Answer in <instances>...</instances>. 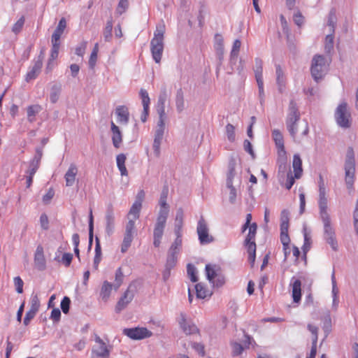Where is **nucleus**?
<instances>
[{"instance_id": "obj_1", "label": "nucleus", "mask_w": 358, "mask_h": 358, "mask_svg": "<svg viewBox=\"0 0 358 358\" xmlns=\"http://www.w3.org/2000/svg\"><path fill=\"white\" fill-rule=\"evenodd\" d=\"M286 126L290 135L295 141H301L308 134V122L300 121V113L294 101H291L289 105Z\"/></svg>"}, {"instance_id": "obj_2", "label": "nucleus", "mask_w": 358, "mask_h": 358, "mask_svg": "<svg viewBox=\"0 0 358 358\" xmlns=\"http://www.w3.org/2000/svg\"><path fill=\"white\" fill-rule=\"evenodd\" d=\"M165 24L164 22L158 24L154 33V37L150 41V51L155 62L160 63L164 51V35Z\"/></svg>"}, {"instance_id": "obj_3", "label": "nucleus", "mask_w": 358, "mask_h": 358, "mask_svg": "<svg viewBox=\"0 0 358 358\" xmlns=\"http://www.w3.org/2000/svg\"><path fill=\"white\" fill-rule=\"evenodd\" d=\"M345 182L348 189H352L354 183L355 173V162L354 159V151L352 148L348 150L347 159L345 164Z\"/></svg>"}, {"instance_id": "obj_4", "label": "nucleus", "mask_w": 358, "mask_h": 358, "mask_svg": "<svg viewBox=\"0 0 358 358\" xmlns=\"http://www.w3.org/2000/svg\"><path fill=\"white\" fill-rule=\"evenodd\" d=\"M327 66L328 64H327V62L323 56L315 55L313 57L310 71L313 78L316 81L323 77L324 71H326L327 69Z\"/></svg>"}, {"instance_id": "obj_5", "label": "nucleus", "mask_w": 358, "mask_h": 358, "mask_svg": "<svg viewBox=\"0 0 358 358\" xmlns=\"http://www.w3.org/2000/svg\"><path fill=\"white\" fill-rule=\"evenodd\" d=\"M168 215H169L164 214L163 213H158L153 231V244L156 248L159 247L161 244V240L164 234V230L166 226Z\"/></svg>"}, {"instance_id": "obj_6", "label": "nucleus", "mask_w": 358, "mask_h": 358, "mask_svg": "<svg viewBox=\"0 0 358 358\" xmlns=\"http://www.w3.org/2000/svg\"><path fill=\"white\" fill-rule=\"evenodd\" d=\"M350 113L348 110L346 103H341L336 108L335 118L339 126L343 128H348L351 124Z\"/></svg>"}, {"instance_id": "obj_7", "label": "nucleus", "mask_w": 358, "mask_h": 358, "mask_svg": "<svg viewBox=\"0 0 358 358\" xmlns=\"http://www.w3.org/2000/svg\"><path fill=\"white\" fill-rule=\"evenodd\" d=\"M196 232L199 240L201 244H208L213 242L214 240L213 237L209 234L207 223L202 216L198 222Z\"/></svg>"}, {"instance_id": "obj_8", "label": "nucleus", "mask_w": 358, "mask_h": 358, "mask_svg": "<svg viewBox=\"0 0 358 358\" xmlns=\"http://www.w3.org/2000/svg\"><path fill=\"white\" fill-rule=\"evenodd\" d=\"M206 273L208 280L217 286H220L224 284V280L223 276L220 274V268L216 265L206 264Z\"/></svg>"}, {"instance_id": "obj_9", "label": "nucleus", "mask_w": 358, "mask_h": 358, "mask_svg": "<svg viewBox=\"0 0 358 358\" xmlns=\"http://www.w3.org/2000/svg\"><path fill=\"white\" fill-rule=\"evenodd\" d=\"M95 342L96 345L92 348L91 358H109L110 350L99 336H95Z\"/></svg>"}, {"instance_id": "obj_10", "label": "nucleus", "mask_w": 358, "mask_h": 358, "mask_svg": "<svg viewBox=\"0 0 358 358\" xmlns=\"http://www.w3.org/2000/svg\"><path fill=\"white\" fill-rule=\"evenodd\" d=\"M34 265L36 269L40 271L47 268V260L45 255L44 248L42 245H37L34 254Z\"/></svg>"}, {"instance_id": "obj_11", "label": "nucleus", "mask_w": 358, "mask_h": 358, "mask_svg": "<svg viewBox=\"0 0 358 358\" xmlns=\"http://www.w3.org/2000/svg\"><path fill=\"white\" fill-rule=\"evenodd\" d=\"M319 207L321 217L329 215L327 213V199L324 181L321 175L319 176Z\"/></svg>"}, {"instance_id": "obj_12", "label": "nucleus", "mask_w": 358, "mask_h": 358, "mask_svg": "<svg viewBox=\"0 0 358 358\" xmlns=\"http://www.w3.org/2000/svg\"><path fill=\"white\" fill-rule=\"evenodd\" d=\"M124 334L131 339L141 340L149 338L152 333L145 327H136L124 329Z\"/></svg>"}, {"instance_id": "obj_13", "label": "nucleus", "mask_w": 358, "mask_h": 358, "mask_svg": "<svg viewBox=\"0 0 358 358\" xmlns=\"http://www.w3.org/2000/svg\"><path fill=\"white\" fill-rule=\"evenodd\" d=\"M324 226V234L327 241L331 245L332 248L337 249V243L334 238V231L330 225V218L329 215L321 217Z\"/></svg>"}, {"instance_id": "obj_14", "label": "nucleus", "mask_w": 358, "mask_h": 358, "mask_svg": "<svg viewBox=\"0 0 358 358\" xmlns=\"http://www.w3.org/2000/svg\"><path fill=\"white\" fill-rule=\"evenodd\" d=\"M263 62L259 59H255V78L259 87V92L260 96L264 94V83H263V68H262Z\"/></svg>"}, {"instance_id": "obj_15", "label": "nucleus", "mask_w": 358, "mask_h": 358, "mask_svg": "<svg viewBox=\"0 0 358 358\" xmlns=\"http://www.w3.org/2000/svg\"><path fill=\"white\" fill-rule=\"evenodd\" d=\"M139 94H140L141 99L142 100V103H143V111L141 118L142 122H145L146 121L147 117L149 114V106H150V99L148 92L144 89H141L140 90Z\"/></svg>"}, {"instance_id": "obj_16", "label": "nucleus", "mask_w": 358, "mask_h": 358, "mask_svg": "<svg viewBox=\"0 0 358 358\" xmlns=\"http://www.w3.org/2000/svg\"><path fill=\"white\" fill-rule=\"evenodd\" d=\"M42 157V152L41 151H38L37 154L34 157V158L30 161L29 169L27 171L26 173L29 176H34L37 170L38 169L41 164V160Z\"/></svg>"}, {"instance_id": "obj_17", "label": "nucleus", "mask_w": 358, "mask_h": 358, "mask_svg": "<svg viewBox=\"0 0 358 358\" xmlns=\"http://www.w3.org/2000/svg\"><path fill=\"white\" fill-rule=\"evenodd\" d=\"M117 122L120 124H127L129 120L128 108L125 106H120L115 109Z\"/></svg>"}, {"instance_id": "obj_18", "label": "nucleus", "mask_w": 358, "mask_h": 358, "mask_svg": "<svg viewBox=\"0 0 358 358\" xmlns=\"http://www.w3.org/2000/svg\"><path fill=\"white\" fill-rule=\"evenodd\" d=\"M43 66L42 58H38L34 63L31 69L27 73L25 80L27 82H29L31 80L35 79L39 73L41 72Z\"/></svg>"}, {"instance_id": "obj_19", "label": "nucleus", "mask_w": 358, "mask_h": 358, "mask_svg": "<svg viewBox=\"0 0 358 358\" xmlns=\"http://www.w3.org/2000/svg\"><path fill=\"white\" fill-rule=\"evenodd\" d=\"M78 172L77 166L73 164H71L64 175L66 186H72L75 183Z\"/></svg>"}, {"instance_id": "obj_20", "label": "nucleus", "mask_w": 358, "mask_h": 358, "mask_svg": "<svg viewBox=\"0 0 358 358\" xmlns=\"http://www.w3.org/2000/svg\"><path fill=\"white\" fill-rule=\"evenodd\" d=\"M112 141L115 148H119L122 142V136L119 127L112 121L110 123Z\"/></svg>"}, {"instance_id": "obj_21", "label": "nucleus", "mask_w": 358, "mask_h": 358, "mask_svg": "<svg viewBox=\"0 0 358 358\" xmlns=\"http://www.w3.org/2000/svg\"><path fill=\"white\" fill-rule=\"evenodd\" d=\"M292 295L293 301L298 303L301 299V282L299 279L292 278Z\"/></svg>"}, {"instance_id": "obj_22", "label": "nucleus", "mask_w": 358, "mask_h": 358, "mask_svg": "<svg viewBox=\"0 0 358 358\" xmlns=\"http://www.w3.org/2000/svg\"><path fill=\"white\" fill-rule=\"evenodd\" d=\"M169 194V187L168 186H164L159 199V213H164L169 215V206L166 203V199Z\"/></svg>"}, {"instance_id": "obj_23", "label": "nucleus", "mask_w": 358, "mask_h": 358, "mask_svg": "<svg viewBox=\"0 0 358 358\" xmlns=\"http://www.w3.org/2000/svg\"><path fill=\"white\" fill-rule=\"evenodd\" d=\"M272 136L278 148V154L285 153L284 139L281 132L278 129H274L272 132Z\"/></svg>"}, {"instance_id": "obj_24", "label": "nucleus", "mask_w": 358, "mask_h": 358, "mask_svg": "<svg viewBox=\"0 0 358 358\" xmlns=\"http://www.w3.org/2000/svg\"><path fill=\"white\" fill-rule=\"evenodd\" d=\"M134 297V294L130 292L129 289H127L123 294V296L118 301L115 310L116 312H120L122 309H124L127 304L132 300Z\"/></svg>"}, {"instance_id": "obj_25", "label": "nucleus", "mask_w": 358, "mask_h": 358, "mask_svg": "<svg viewBox=\"0 0 358 358\" xmlns=\"http://www.w3.org/2000/svg\"><path fill=\"white\" fill-rule=\"evenodd\" d=\"M42 110V106L39 104H33L27 108V116L29 122L36 121V116Z\"/></svg>"}, {"instance_id": "obj_26", "label": "nucleus", "mask_w": 358, "mask_h": 358, "mask_svg": "<svg viewBox=\"0 0 358 358\" xmlns=\"http://www.w3.org/2000/svg\"><path fill=\"white\" fill-rule=\"evenodd\" d=\"M176 263L177 254L169 252L166 263V271L164 273V280H166L169 278L171 269L173 268L176 265Z\"/></svg>"}, {"instance_id": "obj_27", "label": "nucleus", "mask_w": 358, "mask_h": 358, "mask_svg": "<svg viewBox=\"0 0 358 358\" xmlns=\"http://www.w3.org/2000/svg\"><path fill=\"white\" fill-rule=\"evenodd\" d=\"M292 167L295 178L299 179L303 173L302 160L298 154H295L293 157Z\"/></svg>"}, {"instance_id": "obj_28", "label": "nucleus", "mask_w": 358, "mask_h": 358, "mask_svg": "<svg viewBox=\"0 0 358 358\" xmlns=\"http://www.w3.org/2000/svg\"><path fill=\"white\" fill-rule=\"evenodd\" d=\"M249 231L245 240V245L246 248H249L250 244L256 246L255 239L257 229V225L255 222L252 223V224L248 227Z\"/></svg>"}, {"instance_id": "obj_29", "label": "nucleus", "mask_w": 358, "mask_h": 358, "mask_svg": "<svg viewBox=\"0 0 358 358\" xmlns=\"http://www.w3.org/2000/svg\"><path fill=\"white\" fill-rule=\"evenodd\" d=\"M66 27V21L64 17L60 19L59 24L52 35L51 40L60 41V38Z\"/></svg>"}, {"instance_id": "obj_30", "label": "nucleus", "mask_w": 358, "mask_h": 358, "mask_svg": "<svg viewBox=\"0 0 358 358\" xmlns=\"http://www.w3.org/2000/svg\"><path fill=\"white\" fill-rule=\"evenodd\" d=\"M195 289L196 293V296L199 299H206L210 297L212 294V292L206 288L202 283H198L195 285Z\"/></svg>"}, {"instance_id": "obj_31", "label": "nucleus", "mask_w": 358, "mask_h": 358, "mask_svg": "<svg viewBox=\"0 0 358 358\" xmlns=\"http://www.w3.org/2000/svg\"><path fill=\"white\" fill-rule=\"evenodd\" d=\"M180 325L183 331L186 334H191L197 331L196 327L194 324H188L185 316L181 315V320L180 321Z\"/></svg>"}, {"instance_id": "obj_32", "label": "nucleus", "mask_w": 358, "mask_h": 358, "mask_svg": "<svg viewBox=\"0 0 358 358\" xmlns=\"http://www.w3.org/2000/svg\"><path fill=\"white\" fill-rule=\"evenodd\" d=\"M112 289L113 285L110 282L108 281H104L103 282L100 292V296L103 301H106L108 299L112 292Z\"/></svg>"}, {"instance_id": "obj_33", "label": "nucleus", "mask_w": 358, "mask_h": 358, "mask_svg": "<svg viewBox=\"0 0 358 358\" xmlns=\"http://www.w3.org/2000/svg\"><path fill=\"white\" fill-rule=\"evenodd\" d=\"M106 231L110 234L113 232L115 225V216L112 210H108L106 215Z\"/></svg>"}, {"instance_id": "obj_34", "label": "nucleus", "mask_w": 358, "mask_h": 358, "mask_svg": "<svg viewBox=\"0 0 358 358\" xmlns=\"http://www.w3.org/2000/svg\"><path fill=\"white\" fill-rule=\"evenodd\" d=\"M117 166L122 176H127L128 171L125 166L126 156L124 154H120L116 157Z\"/></svg>"}, {"instance_id": "obj_35", "label": "nucleus", "mask_w": 358, "mask_h": 358, "mask_svg": "<svg viewBox=\"0 0 358 358\" xmlns=\"http://www.w3.org/2000/svg\"><path fill=\"white\" fill-rule=\"evenodd\" d=\"M52 49L50 52V58L48 62V67L50 66L52 61L56 59L59 55V50L60 46V41L51 40Z\"/></svg>"}, {"instance_id": "obj_36", "label": "nucleus", "mask_w": 358, "mask_h": 358, "mask_svg": "<svg viewBox=\"0 0 358 358\" xmlns=\"http://www.w3.org/2000/svg\"><path fill=\"white\" fill-rule=\"evenodd\" d=\"M289 225V212L285 209L280 214V229H288Z\"/></svg>"}, {"instance_id": "obj_37", "label": "nucleus", "mask_w": 358, "mask_h": 358, "mask_svg": "<svg viewBox=\"0 0 358 358\" xmlns=\"http://www.w3.org/2000/svg\"><path fill=\"white\" fill-rule=\"evenodd\" d=\"M164 135L162 129H157L155 133V140L153 143V148L157 155L159 153V147Z\"/></svg>"}, {"instance_id": "obj_38", "label": "nucleus", "mask_w": 358, "mask_h": 358, "mask_svg": "<svg viewBox=\"0 0 358 358\" xmlns=\"http://www.w3.org/2000/svg\"><path fill=\"white\" fill-rule=\"evenodd\" d=\"M134 236L132 234H124V238L121 244V252L125 253L130 248L133 241Z\"/></svg>"}, {"instance_id": "obj_39", "label": "nucleus", "mask_w": 358, "mask_h": 358, "mask_svg": "<svg viewBox=\"0 0 358 358\" xmlns=\"http://www.w3.org/2000/svg\"><path fill=\"white\" fill-rule=\"evenodd\" d=\"M99 52V44L95 43L89 59L90 68L93 69L96 66Z\"/></svg>"}, {"instance_id": "obj_40", "label": "nucleus", "mask_w": 358, "mask_h": 358, "mask_svg": "<svg viewBox=\"0 0 358 358\" xmlns=\"http://www.w3.org/2000/svg\"><path fill=\"white\" fill-rule=\"evenodd\" d=\"M141 208L142 206L134 203L129 211L128 218L138 220L140 217V212Z\"/></svg>"}, {"instance_id": "obj_41", "label": "nucleus", "mask_w": 358, "mask_h": 358, "mask_svg": "<svg viewBox=\"0 0 358 358\" xmlns=\"http://www.w3.org/2000/svg\"><path fill=\"white\" fill-rule=\"evenodd\" d=\"M176 105L177 110L179 113H181L185 108L183 93H182V91L181 89L179 90L177 92L176 98Z\"/></svg>"}, {"instance_id": "obj_42", "label": "nucleus", "mask_w": 358, "mask_h": 358, "mask_svg": "<svg viewBox=\"0 0 358 358\" xmlns=\"http://www.w3.org/2000/svg\"><path fill=\"white\" fill-rule=\"evenodd\" d=\"M164 101H165V98L160 96L159 99V102H160L162 103V106L161 110L159 111V120L158 122V129H162L163 130H164V116L165 115L164 107Z\"/></svg>"}, {"instance_id": "obj_43", "label": "nucleus", "mask_w": 358, "mask_h": 358, "mask_svg": "<svg viewBox=\"0 0 358 358\" xmlns=\"http://www.w3.org/2000/svg\"><path fill=\"white\" fill-rule=\"evenodd\" d=\"M60 92H61L60 86L54 85L52 87L51 92L50 94V99L52 103H55L58 101L59 94H60Z\"/></svg>"}, {"instance_id": "obj_44", "label": "nucleus", "mask_w": 358, "mask_h": 358, "mask_svg": "<svg viewBox=\"0 0 358 358\" xmlns=\"http://www.w3.org/2000/svg\"><path fill=\"white\" fill-rule=\"evenodd\" d=\"M40 308V300L37 294L31 295L30 299V308L29 310L38 313Z\"/></svg>"}, {"instance_id": "obj_45", "label": "nucleus", "mask_w": 358, "mask_h": 358, "mask_svg": "<svg viewBox=\"0 0 358 358\" xmlns=\"http://www.w3.org/2000/svg\"><path fill=\"white\" fill-rule=\"evenodd\" d=\"M187 271L191 281L195 282L198 280L196 269L194 265L189 264L187 266Z\"/></svg>"}, {"instance_id": "obj_46", "label": "nucleus", "mask_w": 358, "mask_h": 358, "mask_svg": "<svg viewBox=\"0 0 358 358\" xmlns=\"http://www.w3.org/2000/svg\"><path fill=\"white\" fill-rule=\"evenodd\" d=\"M182 246V238H176L173 244L171 245L169 252L175 254H178Z\"/></svg>"}, {"instance_id": "obj_47", "label": "nucleus", "mask_w": 358, "mask_h": 358, "mask_svg": "<svg viewBox=\"0 0 358 358\" xmlns=\"http://www.w3.org/2000/svg\"><path fill=\"white\" fill-rule=\"evenodd\" d=\"M247 250L248 252V261L250 263V264L253 266L255 261L256 246H254V245L250 244V247L247 248Z\"/></svg>"}, {"instance_id": "obj_48", "label": "nucleus", "mask_w": 358, "mask_h": 358, "mask_svg": "<svg viewBox=\"0 0 358 358\" xmlns=\"http://www.w3.org/2000/svg\"><path fill=\"white\" fill-rule=\"evenodd\" d=\"M280 241L282 245H285V248L289 245L290 238L288 234V229H280Z\"/></svg>"}, {"instance_id": "obj_49", "label": "nucleus", "mask_w": 358, "mask_h": 358, "mask_svg": "<svg viewBox=\"0 0 358 358\" xmlns=\"http://www.w3.org/2000/svg\"><path fill=\"white\" fill-rule=\"evenodd\" d=\"M334 47V36L332 34L327 35L325 38L324 48L327 52H330Z\"/></svg>"}, {"instance_id": "obj_50", "label": "nucleus", "mask_w": 358, "mask_h": 358, "mask_svg": "<svg viewBox=\"0 0 358 358\" xmlns=\"http://www.w3.org/2000/svg\"><path fill=\"white\" fill-rule=\"evenodd\" d=\"M93 240V215L92 210L90 214L89 220V248H90L92 244Z\"/></svg>"}, {"instance_id": "obj_51", "label": "nucleus", "mask_w": 358, "mask_h": 358, "mask_svg": "<svg viewBox=\"0 0 358 358\" xmlns=\"http://www.w3.org/2000/svg\"><path fill=\"white\" fill-rule=\"evenodd\" d=\"M73 255L69 252H65L63 254L62 259L60 262L66 266L69 267L72 262Z\"/></svg>"}, {"instance_id": "obj_52", "label": "nucleus", "mask_w": 358, "mask_h": 358, "mask_svg": "<svg viewBox=\"0 0 358 358\" xmlns=\"http://www.w3.org/2000/svg\"><path fill=\"white\" fill-rule=\"evenodd\" d=\"M24 17H21L13 26V28H12V31L15 33V34H17L19 33L23 26H24Z\"/></svg>"}, {"instance_id": "obj_53", "label": "nucleus", "mask_w": 358, "mask_h": 358, "mask_svg": "<svg viewBox=\"0 0 358 358\" xmlns=\"http://www.w3.org/2000/svg\"><path fill=\"white\" fill-rule=\"evenodd\" d=\"M71 300L68 296H64L61 301V308L64 313L66 314L69 311Z\"/></svg>"}, {"instance_id": "obj_54", "label": "nucleus", "mask_w": 358, "mask_h": 358, "mask_svg": "<svg viewBox=\"0 0 358 358\" xmlns=\"http://www.w3.org/2000/svg\"><path fill=\"white\" fill-rule=\"evenodd\" d=\"M136 220H134L131 218H129V221L127 223L126 229H125V234H134V229H135V221Z\"/></svg>"}, {"instance_id": "obj_55", "label": "nucleus", "mask_w": 358, "mask_h": 358, "mask_svg": "<svg viewBox=\"0 0 358 358\" xmlns=\"http://www.w3.org/2000/svg\"><path fill=\"white\" fill-rule=\"evenodd\" d=\"M226 131H227L228 139L230 141H234V139H235V127L232 124H228L226 126Z\"/></svg>"}, {"instance_id": "obj_56", "label": "nucleus", "mask_w": 358, "mask_h": 358, "mask_svg": "<svg viewBox=\"0 0 358 358\" xmlns=\"http://www.w3.org/2000/svg\"><path fill=\"white\" fill-rule=\"evenodd\" d=\"M234 171H235V169H234V164H230L229 173L227 175V187H231V185H233L232 180H233L234 176Z\"/></svg>"}, {"instance_id": "obj_57", "label": "nucleus", "mask_w": 358, "mask_h": 358, "mask_svg": "<svg viewBox=\"0 0 358 358\" xmlns=\"http://www.w3.org/2000/svg\"><path fill=\"white\" fill-rule=\"evenodd\" d=\"M55 195V190L52 187L50 188L47 193L43 196V202L45 204H48Z\"/></svg>"}, {"instance_id": "obj_58", "label": "nucleus", "mask_w": 358, "mask_h": 358, "mask_svg": "<svg viewBox=\"0 0 358 358\" xmlns=\"http://www.w3.org/2000/svg\"><path fill=\"white\" fill-rule=\"evenodd\" d=\"M14 284L17 293L21 294L23 292L24 282L20 277L17 276L14 278Z\"/></svg>"}, {"instance_id": "obj_59", "label": "nucleus", "mask_w": 358, "mask_h": 358, "mask_svg": "<svg viewBox=\"0 0 358 358\" xmlns=\"http://www.w3.org/2000/svg\"><path fill=\"white\" fill-rule=\"evenodd\" d=\"M295 175H292L291 172H289L287 175V181L285 182V187L287 189H290L295 182Z\"/></svg>"}, {"instance_id": "obj_60", "label": "nucleus", "mask_w": 358, "mask_h": 358, "mask_svg": "<svg viewBox=\"0 0 358 358\" xmlns=\"http://www.w3.org/2000/svg\"><path fill=\"white\" fill-rule=\"evenodd\" d=\"M308 330L311 332V334L313 336V343H315V345H317V338H318V328L314 325L308 324Z\"/></svg>"}, {"instance_id": "obj_61", "label": "nucleus", "mask_w": 358, "mask_h": 358, "mask_svg": "<svg viewBox=\"0 0 358 358\" xmlns=\"http://www.w3.org/2000/svg\"><path fill=\"white\" fill-rule=\"evenodd\" d=\"M123 273L121 268H118L115 272V282L116 289H117L122 284L123 280Z\"/></svg>"}, {"instance_id": "obj_62", "label": "nucleus", "mask_w": 358, "mask_h": 358, "mask_svg": "<svg viewBox=\"0 0 358 358\" xmlns=\"http://www.w3.org/2000/svg\"><path fill=\"white\" fill-rule=\"evenodd\" d=\"M128 0H120L117 8V12L120 15L123 13L128 7Z\"/></svg>"}, {"instance_id": "obj_63", "label": "nucleus", "mask_w": 358, "mask_h": 358, "mask_svg": "<svg viewBox=\"0 0 358 358\" xmlns=\"http://www.w3.org/2000/svg\"><path fill=\"white\" fill-rule=\"evenodd\" d=\"M87 48V42L86 41H83L80 43V45L79 46H78L76 48V54L78 55V56H80V57H83L85 52V50Z\"/></svg>"}, {"instance_id": "obj_64", "label": "nucleus", "mask_w": 358, "mask_h": 358, "mask_svg": "<svg viewBox=\"0 0 358 358\" xmlns=\"http://www.w3.org/2000/svg\"><path fill=\"white\" fill-rule=\"evenodd\" d=\"M36 313L31 310H29L25 314V317L23 321L24 324L25 326H27L29 324L30 321L36 316Z\"/></svg>"}]
</instances>
